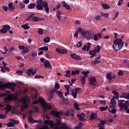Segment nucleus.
Here are the masks:
<instances>
[{
  "mask_svg": "<svg viewBox=\"0 0 129 129\" xmlns=\"http://www.w3.org/2000/svg\"><path fill=\"white\" fill-rule=\"evenodd\" d=\"M124 100H118V106H119V111L122 112V110H125L127 113H129V101H125V103Z\"/></svg>",
  "mask_w": 129,
  "mask_h": 129,
  "instance_id": "f257e3e1",
  "label": "nucleus"
},
{
  "mask_svg": "<svg viewBox=\"0 0 129 129\" xmlns=\"http://www.w3.org/2000/svg\"><path fill=\"white\" fill-rule=\"evenodd\" d=\"M113 43L114 44L113 45L112 47L113 48H114V50H116V51H118V50L115 49L116 46H118V50H121L123 46V42L121 39H117L114 40Z\"/></svg>",
  "mask_w": 129,
  "mask_h": 129,
  "instance_id": "f03ea898",
  "label": "nucleus"
},
{
  "mask_svg": "<svg viewBox=\"0 0 129 129\" xmlns=\"http://www.w3.org/2000/svg\"><path fill=\"white\" fill-rule=\"evenodd\" d=\"M36 4L38 5H43L44 11H45L46 13L49 14V8L48 4L46 2H44L43 0H38L36 1Z\"/></svg>",
  "mask_w": 129,
  "mask_h": 129,
  "instance_id": "7ed1b4c3",
  "label": "nucleus"
},
{
  "mask_svg": "<svg viewBox=\"0 0 129 129\" xmlns=\"http://www.w3.org/2000/svg\"><path fill=\"white\" fill-rule=\"evenodd\" d=\"M39 103L42 104V107H43V110L44 112H47V109L48 110H51V107L50 105H49L47 104H46L45 103H44V100L41 98V97H39L38 98V101Z\"/></svg>",
  "mask_w": 129,
  "mask_h": 129,
  "instance_id": "20e7f679",
  "label": "nucleus"
},
{
  "mask_svg": "<svg viewBox=\"0 0 129 129\" xmlns=\"http://www.w3.org/2000/svg\"><path fill=\"white\" fill-rule=\"evenodd\" d=\"M30 101V99L28 98V96L26 95L23 98L21 99L22 103L24 105H22V107L25 108L26 109H28V104L27 103V102Z\"/></svg>",
  "mask_w": 129,
  "mask_h": 129,
  "instance_id": "39448f33",
  "label": "nucleus"
},
{
  "mask_svg": "<svg viewBox=\"0 0 129 129\" xmlns=\"http://www.w3.org/2000/svg\"><path fill=\"white\" fill-rule=\"evenodd\" d=\"M51 114H53L55 118H58L60 119H61V117H60V115L62 114L61 111H51Z\"/></svg>",
  "mask_w": 129,
  "mask_h": 129,
  "instance_id": "423d86ee",
  "label": "nucleus"
},
{
  "mask_svg": "<svg viewBox=\"0 0 129 129\" xmlns=\"http://www.w3.org/2000/svg\"><path fill=\"white\" fill-rule=\"evenodd\" d=\"M94 34L91 31H88V33L85 35V36H83V38L87 39L88 40H91L93 38Z\"/></svg>",
  "mask_w": 129,
  "mask_h": 129,
  "instance_id": "0eeeda50",
  "label": "nucleus"
},
{
  "mask_svg": "<svg viewBox=\"0 0 129 129\" xmlns=\"http://www.w3.org/2000/svg\"><path fill=\"white\" fill-rule=\"evenodd\" d=\"M78 32H79V33L80 34V35H81L82 37H85L86 35H87L88 33V31L82 29V28H79L78 29Z\"/></svg>",
  "mask_w": 129,
  "mask_h": 129,
  "instance_id": "6e6552de",
  "label": "nucleus"
},
{
  "mask_svg": "<svg viewBox=\"0 0 129 129\" xmlns=\"http://www.w3.org/2000/svg\"><path fill=\"white\" fill-rule=\"evenodd\" d=\"M70 57H71L72 59L76 60H82V57H81L80 55H77L76 53L70 54Z\"/></svg>",
  "mask_w": 129,
  "mask_h": 129,
  "instance_id": "1a4fd4ad",
  "label": "nucleus"
},
{
  "mask_svg": "<svg viewBox=\"0 0 129 129\" xmlns=\"http://www.w3.org/2000/svg\"><path fill=\"white\" fill-rule=\"evenodd\" d=\"M89 81L90 82V85L93 86H95L96 84H97V79L95 77H91Z\"/></svg>",
  "mask_w": 129,
  "mask_h": 129,
  "instance_id": "9d476101",
  "label": "nucleus"
},
{
  "mask_svg": "<svg viewBox=\"0 0 129 129\" xmlns=\"http://www.w3.org/2000/svg\"><path fill=\"white\" fill-rule=\"evenodd\" d=\"M31 21H33L34 22H38L39 21H43L44 20H45L44 18H40V17H33L32 19H31Z\"/></svg>",
  "mask_w": 129,
  "mask_h": 129,
  "instance_id": "9b49d317",
  "label": "nucleus"
},
{
  "mask_svg": "<svg viewBox=\"0 0 129 129\" xmlns=\"http://www.w3.org/2000/svg\"><path fill=\"white\" fill-rule=\"evenodd\" d=\"M9 87L8 84H3L2 81H0V90H5L6 88Z\"/></svg>",
  "mask_w": 129,
  "mask_h": 129,
  "instance_id": "f8f14e48",
  "label": "nucleus"
},
{
  "mask_svg": "<svg viewBox=\"0 0 129 129\" xmlns=\"http://www.w3.org/2000/svg\"><path fill=\"white\" fill-rule=\"evenodd\" d=\"M114 98H112L110 101V108H114L116 107V100H114Z\"/></svg>",
  "mask_w": 129,
  "mask_h": 129,
  "instance_id": "ddd939ff",
  "label": "nucleus"
},
{
  "mask_svg": "<svg viewBox=\"0 0 129 129\" xmlns=\"http://www.w3.org/2000/svg\"><path fill=\"white\" fill-rule=\"evenodd\" d=\"M86 115L84 113L78 114L77 117L79 118V120L81 121H85L86 119H84Z\"/></svg>",
  "mask_w": 129,
  "mask_h": 129,
  "instance_id": "4468645a",
  "label": "nucleus"
},
{
  "mask_svg": "<svg viewBox=\"0 0 129 129\" xmlns=\"http://www.w3.org/2000/svg\"><path fill=\"white\" fill-rule=\"evenodd\" d=\"M97 118V113H94L93 112H92V113H91V115L90 116V120L91 121H92L93 120H96Z\"/></svg>",
  "mask_w": 129,
  "mask_h": 129,
  "instance_id": "2eb2a0df",
  "label": "nucleus"
},
{
  "mask_svg": "<svg viewBox=\"0 0 129 129\" xmlns=\"http://www.w3.org/2000/svg\"><path fill=\"white\" fill-rule=\"evenodd\" d=\"M61 4L62 5V7L66 8V9L68 11H70V6L68 5L67 3H66V1H62Z\"/></svg>",
  "mask_w": 129,
  "mask_h": 129,
  "instance_id": "dca6fc26",
  "label": "nucleus"
},
{
  "mask_svg": "<svg viewBox=\"0 0 129 129\" xmlns=\"http://www.w3.org/2000/svg\"><path fill=\"white\" fill-rule=\"evenodd\" d=\"M44 68L46 69H51L52 68L50 62L48 60H45L44 62Z\"/></svg>",
  "mask_w": 129,
  "mask_h": 129,
  "instance_id": "f3484780",
  "label": "nucleus"
},
{
  "mask_svg": "<svg viewBox=\"0 0 129 129\" xmlns=\"http://www.w3.org/2000/svg\"><path fill=\"white\" fill-rule=\"evenodd\" d=\"M112 93L114 95L113 96V99H117L119 98L120 95L118 92H116L115 90H112Z\"/></svg>",
  "mask_w": 129,
  "mask_h": 129,
  "instance_id": "a211bd4d",
  "label": "nucleus"
},
{
  "mask_svg": "<svg viewBox=\"0 0 129 129\" xmlns=\"http://www.w3.org/2000/svg\"><path fill=\"white\" fill-rule=\"evenodd\" d=\"M120 98H125V99H129V92L123 93L120 96Z\"/></svg>",
  "mask_w": 129,
  "mask_h": 129,
  "instance_id": "6ab92c4d",
  "label": "nucleus"
},
{
  "mask_svg": "<svg viewBox=\"0 0 129 129\" xmlns=\"http://www.w3.org/2000/svg\"><path fill=\"white\" fill-rule=\"evenodd\" d=\"M60 15H62V13L60 11L57 10L56 11L55 15L56 16V18L57 19L58 21H60L61 18V16H60Z\"/></svg>",
  "mask_w": 129,
  "mask_h": 129,
  "instance_id": "aec40b11",
  "label": "nucleus"
},
{
  "mask_svg": "<svg viewBox=\"0 0 129 129\" xmlns=\"http://www.w3.org/2000/svg\"><path fill=\"white\" fill-rule=\"evenodd\" d=\"M15 9V8L14 6H13L12 3H9V7H8V10L10 12L14 11V10Z\"/></svg>",
  "mask_w": 129,
  "mask_h": 129,
  "instance_id": "412c9836",
  "label": "nucleus"
},
{
  "mask_svg": "<svg viewBox=\"0 0 129 129\" xmlns=\"http://www.w3.org/2000/svg\"><path fill=\"white\" fill-rule=\"evenodd\" d=\"M48 50H49L48 47L47 46H44L42 47L39 48V49H38V51L42 50V51H48Z\"/></svg>",
  "mask_w": 129,
  "mask_h": 129,
  "instance_id": "4be33fe9",
  "label": "nucleus"
},
{
  "mask_svg": "<svg viewBox=\"0 0 129 129\" xmlns=\"http://www.w3.org/2000/svg\"><path fill=\"white\" fill-rule=\"evenodd\" d=\"M74 112L73 109L69 110L68 109L66 112H64V114H66V116H70V113H73Z\"/></svg>",
  "mask_w": 129,
  "mask_h": 129,
  "instance_id": "5701e85b",
  "label": "nucleus"
},
{
  "mask_svg": "<svg viewBox=\"0 0 129 129\" xmlns=\"http://www.w3.org/2000/svg\"><path fill=\"white\" fill-rule=\"evenodd\" d=\"M36 4L32 3L28 5V9H34L36 7Z\"/></svg>",
  "mask_w": 129,
  "mask_h": 129,
  "instance_id": "b1692460",
  "label": "nucleus"
},
{
  "mask_svg": "<svg viewBox=\"0 0 129 129\" xmlns=\"http://www.w3.org/2000/svg\"><path fill=\"white\" fill-rule=\"evenodd\" d=\"M21 27H22V28H23L24 29H25V30H27V29H30V26H29L28 23H27V24H26L22 25L21 26Z\"/></svg>",
  "mask_w": 129,
  "mask_h": 129,
  "instance_id": "393cba45",
  "label": "nucleus"
},
{
  "mask_svg": "<svg viewBox=\"0 0 129 129\" xmlns=\"http://www.w3.org/2000/svg\"><path fill=\"white\" fill-rule=\"evenodd\" d=\"M35 7L38 11H41L43 10V5H37Z\"/></svg>",
  "mask_w": 129,
  "mask_h": 129,
  "instance_id": "a878e982",
  "label": "nucleus"
},
{
  "mask_svg": "<svg viewBox=\"0 0 129 129\" xmlns=\"http://www.w3.org/2000/svg\"><path fill=\"white\" fill-rule=\"evenodd\" d=\"M35 119L32 118V117H31V116H29V117H28V121H29V122H30L31 123H34V122H35Z\"/></svg>",
  "mask_w": 129,
  "mask_h": 129,
  "instance_id": "bb28decb",
  "label": "nucleus"
},
{
  "mask_svg": "<svg viewBox=\"0 0 129 129\" xmlns=\"http://www.w3.org/2000/svg\"><path fill=\"white\" fill-rule=\"evenodd\" d=\"M102 7H103V9L104 10H107V9H110V6L108 4H102Z\"/></svg>",
  "mask_w": 129,
  "mask_h": 129,
  "instance_id": "cd10ccee",
  "label": "nucleus"
},
{
  "mask_svg": "<svg viewBox=\"0 0 129 129\" xmlns=\"http://www.w3.org/2000/svg\"><path fill=\"white\" fill-rule=\"evenodd\" d=\"M35 14L34 13L31 14L29 16H28L27 18L26 19V21H30L31 19H32L33 17H34Z\"/></svg>",
  "mask_w": 129,
  "mask_h": 129,
  "instance_id": "c85d7f7f",
  "label": "nucleus"
},
{
  "mask_svg": "<svg viewBox=\"0 0 129 129\" xmlns=\"http://www.w3.org/2000/svg\"><path fill=\"white\" fill-rule=\"evenodd\" d=\"M89 73H90V72L88 71H87L86 72H85V71L82 72V74L84 75V77H82L87 78L88 76V74H89Z\"/></svg>",
  "mask_w": 129,
  "mask_h": 129,
  "instance_id": "c756f323",
  "label": "nucleus"
},
{
  "mask_svg": "<svg viewBox=\"0 0 129 129\" xmlns=\"http://www.w3.org/2000/svg\"><path fill=\"white\" fill-rule=\"evenodd\" d=\"M6 125H7V127H13L15 126V124L12 123V122H10L9 123H7L6 124Z\"/></svg>",
  "mask_w": 129,
  "mask_h": 129,
  "instance_id": "7c9ffc66",
  "label": "nucleus"
},
{
  "mask_svg": "<svg viewBox=\"0 0 129 129\" xmlns=\"http://www.w3.org/2000/svg\"><path fill=\"white\" fill-rule=\"evenodd\" d=\"M10 28H11V27H10V25H3L2 29L9 30L10 29Z\"/></svg>",
  "mask_w": 129,
  "mask_h": 129,
  "instance_id": "2f4dec72",
  "label": "nucleus"
},
{
  "mask_svg": "<svg viewBox=\"0 0 129 129\" xmlns=\"http://www.w3.org/2000/svg\"><path fill=\"white\" fill-rule=\"evenodd\" d=\"M80 72L79 71V70H75V71H72L71 72V75H73V76H75L76 75V74L79 75V73Z\"/></svg>",
  "mask_w": 129,
  "mask_h": 129,
  "instance_id": "473e14b6",
  "label": "nucleus"
},
{
  "mask_svg": "<svg viewBox=\"0 0 129 129\" xmlns=\"http://www.w3.org/2000/svg\"><path fill=\"white\" fill-rule=\"evenodd\" d=\"M30 52V50L28 48H26V49L22 50V51L21 52V54H26Z\"/></svg>",
  "mask_w": 129,
  "mask_h": 129,
  "instance_id": "72a5a7b5",
  "label": "nucleus"
},
{
  "mask_svg": "<svg viewBox=\"0 0 129 129\" xmlns=\"http://www.w3.org/2000/svg\"><path fill=\"white\" fill-rule=\"evenodd\" d=\"M79 105L78 103L77 102L74 103V108L77 111L80 110V108H79Z\"/></svg>",
  "mask_w": 129,
  "mask_h": 129,
  "instance_id": "f704fd0d",
  "label": "nucleus"
},
{
  "mask_svg": "<svg viewBox=\"0 0 129 129\" xmlns=\"http://www.w3.org/2000/svg\"><path fill=\"white\" fill-rule=\"evenodd\" d=\"M97 52L95 49L92 50H90V51H89V54L91 55H96V53Z\"/></svg>",
  "mask_w": 129,
  "mask_h": 129,
  "instance_id": "c9c22d12",
  "label": "nucleus"
},
{
  "mask_svg": "<svg viewBox=\"0 0 129 129\" xmlns=\"http://www.w3.org/2000/svg\"><path fill=\"white\" fill-rule=\"evenodd\" d=\"M81 84L83 86L86 85V78H85V77H82V78H81Z\"/></svg>",
  "mask_w": 129,
  "mask_h": 129,
  "instance_id": "e433bc0d",
  "label": "nucleus"
},
{
  "mask_svg": "<svg viewBox=\"0 0 129 129\" xmlns=\"http://www.w3.org/2000/svg\"><path fill=\"white\" fill-rule=\"evenodd\" d=\"M98 102L99 104L103 105H105L106 104V101L104 100H99L98 101Z\"/></svg>",
  "mask_w": 129,
  "mask_h": 129,
  "instance_id": "4c0bfd02",
  "label": "nucleus"
},
{
  "mask_svg": "<svg viewBox=\"0 0 129 129\" xmlns=\"http://www.w3.org/2000/svg\"><path fill=\"white\" fill-rule=\"evenodd\" d=\"M56 94H57V95H58L59 97H60V98H62L63 99H64V96L62 95V93L61 92L57 91Z\"/></svg>",
  "mask_w": 129,
  "mask_h": 129,
  "instance_id": "58836bf2",
  "label": "nucleus"
},
{
  "mask_svg": "<svg viewBox=\"0 0 129 129\" xmlns=\"http://www.w3.org/2000/svg\"><path fill=\"white\" fill-rule=\"evenodd\" d=\"M77 92H74V90H72V95L73 96L74 99H76L77 98Z\"/></svg>",
  "mask_w": 129,
  "mask_h": 129,
  "instance_id": "ea45409f",
  "label": "nucleus"
},
{
  "mask_svg": "<svg viewBox=\"0 0 129 129\" xmlns=\"http://www.w3.org/2000/svg\"><path fill=\"white\" fill-rule=\"evenodd\" d=\"M8 30L4 29H0V34H6L8 33Z\"/></svg>",
  "mask_w": 129,
  "mask_h": 129,
  "instance_id": "a19ab883",
  "label": "nucleus"
},
{
  "mask_svg": "<svg viewBox=\"0 0 129 129\" xmlns=\"http://www.w3.org/2000/svg\"><path fill=\"white\" fill-rule=\"evenodd\" d=\"M32 71H33V69H30L27 70L26 73H27V75H28V76H29V77L31 76Z\"/></svg>",
  "mask_w": 129,
  "mask_h": 129,
  "instance_id": "79ce46f5",
  "label": "nucleus"
},
{
  "mask_svg": "<svg viewBox=\"0 0 129 129\" xmlns=\"http://www.w3.org/2000/svg\"><path fill=\"white\" fill-rule=\"evenodd\" d=\"M19 6L20 7V8H21L22 9H24L25 8V4L23 2V1H21V2H20Z\"/></svg>",
  "mask_w": 129,
  "mask_h": 129,
  "instance_id": "37998d69",
  "label": "nucleus"
},
{
  "mask_svg": "<svg viewBox=\"0 0 129 129\" xmlns=\"http://www.w3.org/2000/svg\"><path fill=\"white\" fill-rule=\"evenodd\" d=\"M43 42L44 43H49V42H50V38H49V37L44 38V39H43Z\"/></svg>",
  "mask_w": 129,
  "mask_h": 129,
  "instance_id": "c03bdc74",
  "label": "nucleus"
},
{
  "mask_svg": "<svg viewBox=\"0 0 129 129\" xmlns=\"http://www.w3.org/2000/svg\"><path fill=\"white\" fill-rule=\"evenodd\" d=\"M108 106H106V107H99V110H101V111H104L105 110H106V109H108Z\"/></svg>",
  "mask_w": 129,
  "mask_h": 129,
  "instance_id": "a18cd8bd",
  "label": "nucleus"
},
{
  "mask_svg": "<svg viewBox=\"0 0 129 129\" xmlns=\"http://www.w3.org/2000/svg\"><path fill=\"white\" fill-rule=\"evenodd\" d=\"M81 88H76L74 89V93H81Z\"/></svg>",
  "mask_w": 129,
  "mask_h": 129,
  "instance_id": "49530a36",
  "label": "nucleus"
},
{
  "mask_svg": "<svg viewBox=\"0 0 129 129\" xmlns=\"http://www.w3.org/2000/svg\"><path fill=\"white\" fill-rule=\"evenodd\" d=\"M72 73L71 72H70V70H67L66 71V74L64 75V77H68V78H70V74Z\"/></svg>",
  "mask_w": 129,
  "mask_h": 129,
  "instance_id": "de8ad7c7",
  "label": "nucleus"
},
{
  "mask_svg": "<svg viewBox=\"0 0 129 129\" xmlns=\"http://www.w3.org/2000/svg\"><path fill=\"white\" fill-rule=\"evenodd\" d=\"M91 45V43H90V42L87 43V44H86V48H87L86 51H87V52H88V51L90 50Z\"/></svg>",
  "mask_w": 129,
  "mask_h": 129,
  "instance_id": "09e8293b",
  "label": "nucleus"
},
{
  "mask_svg": "<svg viewBox=\"0 0 129 129\" xmlns=\"http://www.w3.org/2000/svg\"><path fill=\"white\" fill-rule=\"evenodd\" d=\"M10 120L15 125L19 124V121L18 120H14V119H10Z\"/></svg>",
  "mask_w": 129,
  "mask_h": 129,
  "instance_id": "8fccbe9b",
  "label": "nucleus"
},
{
  "mask_svg": "<svg viewBox=\"0 0 129 129\" xmlns=\"http://www.w3.org/2000/svg\"><path fill=\"white\" fill-rule=\"evenodd\" d=\"M52 122H53L52 120H45L44 121V124L45 125H48L49 124Z\"/></svg>",
  "mask_w": 129,
  "mask_h": 129,
  "instance_id": "3c124183",
  "label": "nucleus"
},
{
  "mask_svg": "<svg viewBox=\"0 0 129 129\" xmlns=\"http://www.w3.org/2000/svg\"><path fill=\"white\" fill-rule=\"evenodd\" d=\"M34 78L36 79H44V77L43 76L36 75L34 76Z\"/></svg>",
  "mask_w": 129,
  "mask_h": 129,
  "instance_id": "603ef678",
  "label": "nucleus"
},
{
  "mask_svg": "<svg viewBox=\"0 0 129 129\" xmlns=\"http://www.w3.org/2000/svg\"><path fill=\"white\" fill-rule=\"evenodd\" d=\"M48 125H49L50 128H53L54 126H56L58 125L57 124H56V123L54 124V121L50 123L49 124H48Z\"/></svg>",
  "mask_w": 129,
  "mask_h": 129,
  "instance_id": "864d4df0",
  "label": "nucleus"
},
{
  "mask_svg": "<svg viewBox=\"0 0 129 129\" xmlns=\"http://www.w3.org/2000/svg\"><path fill=\"white\" fill-rule=\"evenodd\" d=\"M38 33L39 35H43V30L42 28H39L38 30Z\"/></svg>",
  "mask_w": 129,
  "mask_h": 129,
  "instance_id": "5fc2aeb1",
  "label": "nucleus"
},
{
  "mask_svg": "<svg viewBox=\"0 0 129 129\" xmlns=\"http://www.w3.org/2000/svg\"><path fill=\"white\" fill-rule=\"evenodd\" d=\"M68 51L67 50L62 49V50H61L59 52H58L59 54H66L67 53Z\"/></svg>",
  "mask_w": 129,
  "mask_h": 129,
  "instance_id": "6e6d98bb",
  "label": "nucleus"
},
{
  "mask_svg": "<svg viewBox=\"0 0 129 129\" xmlns=\"http://www.w3.org/2000/svg\"><path fill=\"white\" fill-rule=\"evenodd\" d=\"M101 15L102 16L105 17V18H108L109 16L108 13H104L103 12H101Z\"/></svg>",
  "mask_w": 129,
  "mask_h": 129,
  "instance_id": "4d7b16f0",
  "label": "nucleus"
},
{
  "mask_svg": "<svg viewBox=\"0 0 129 129\" xmlns=\"http://www.w3.org/2000/svg\"><path fill=\"white\" fill-rule=\"evenodd\" d=\"M110 113H111L113 114H116V109L115 108H113L111 111H109Z\"/></svg>",
  "mask_w": 129,
  "mask_h": 129,
  "instance_id": "13d9d810",
  "label": "nucleus"
},
{
  "mask_svg": "<svg viewBox=\"0 0 129 129\" xmlns=\"http://www.w3.org/2000/svg\"><path fill=\"white\" fill-rule=\"evenodd\" d=\"M7 84H8V87H12V86H14V87H16V84L15 83H12L10 82L7 83Z\"/></svg>",
  "mask_w": 129,
  "mask_h": 129,
  "instance_id": "bf43d9fd",
  "label": "nucleus"
},
{
  "mask_svg": "<svg viewBox=\"0 0 129 129\" xmlns=\"http://www.w3.org/2000/svg\"><path fill=\"white\" fill-rule=\"evenodd\" d=\"M16 73L19 75L20 76H22L23 75V72L21 70H18L16 72Z\"/></svg>",
  "mask_w": 129,
  "mask_h": 129,
  "instance_id": "052dcab7",
  "label": "nucleus"
},
{
  "mask_svg": "<svg viewBox=\"0 0 129 129\" xmlns=\"http://www.w3.org/2000/svg\"><path fill=\"white\" fill-rule=\"evenodd\" d=\"M4 109H10V110H12V106H11L10 104H7L6 107L4 108Z\"/></svg>",
  "mask_w": 129,
  "mask_h": 129,
  "instance_id": "680f3d73",
  "label": "nucleus"
},
{
  "mask_svg": "<svg viewBox=\"0 0 129 129\" xmlns=\"http://www.w3.org/2000/svg\"><path fill=\"white\" fill-rule=\"evenodd\" d=\"M31 56L33 57H36L37 56V52L36 51H32L31 52Z\"/></svg>",
  "mask_w": 129,
  "mask_h": 129,
  "instance_id": "e2e57ef3",
  "label": "nucleus"
},
{
  "mask_svg": "<svg viewBox=\"0 0 129 129\" xmlns=\"http://www.w3.org/2000/svg\"><path fill=\"white\" fill-rule=\"evenodd\" d=\"M96 21H100L101 19V16L100 15H97L95 17Z\"/></svg>",
  "mask_w": 129,
  "mask_h": 129,
  "instance_id": "0e129e2a",
  "label": "nucleus"
},
{
  "mask_svg": "<svg viewBox=\"0 0 129 129\" xmlns=\"http://www.w3.org/2000/svg\"><path fill=\"white\" fill-rule=\"evenodd\" d=\"M82 42H78L77 43V47H78V48H79V47H82Z\"/></svg>",
  "mask_w": 129,
  "mask_h": 129,
  "instance_id": "69168bd1",
  "label": "nucleus"
},
{
  "mask_svg": "<svg viewBox=\"0 0 129 129\" xmlns=\"http://www.w3.org/2000/svg\"><path fill=\"white\" fill-rule=\"evenodd\" d=\"M7 118V116L4 114H0V119H5Z\"/></svg>",
  "mask_w": 129,
  "mask_h": 129,
  "instance_id": "338daca9",
  "label": "nucleus"
},
{
  "mask_svg": "<svg viewBox=\"0 0 129 129\" xmlns=\"http://www.w3.org/2000/svg\"><path fill=\"white\" fill-rule=\"evenodd\" d=\"M55 121L56 122V123H55L56 125H59L60 124V120L59 119H55Z\"/></svg>",
  "mask_w": 129,
  "mask_h": 129,
  "instance_id": "774afa93",
  "label": "nucleus"
}]
</instances>
